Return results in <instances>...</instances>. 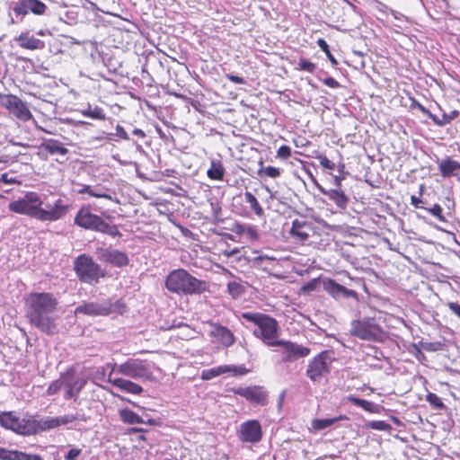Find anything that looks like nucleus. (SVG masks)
I'll list each match as a JSON object with an SVG mask.
<instances>
[{"mask_svg":"<svg viewBox=\"0 0 460 460\" xmlns=\"http://www.w3.org/2000/svg\"><path fill=\"white\" fill-rule=\"evenodd\" d=\"M40 149L48 152L49 155H66L68 149L58 139H46L40 144Z\"/></svg>","mask_w":460,"mask_h":460,"instance_id":"obj_24","label":"nucleus"},{"mask_svg":"<svg viewBox=\"0 0 460 460\" xmlns=\"http://www.w3.org/2000/svg\"><path fill=\"white\" fill-rule=\"evenodd\" d=\"M227 373L232 374L233 376H243L247 373V370L244 367L234 365H222L213 368L204 369L201 373V378L203 380H210Z\"/></svg>","mask_w":460,"mask_h":460,"instance_id":"obj_18","label":"nucleus"},{"mask_svg":"<svg viewBox=\"0 0 460 460\" xmlns=\"http://www.w3.org/2000/svg\"><path fill=\"white\" fill-rule=\"evenodd\" d=\"M350 326V334L360 340L380 342L385 338V332L374 318L354 320Z\"/></svg>","mask_w":460,"mask_h":460,"instance_id":"obj_8","label":"nucleus"},{"mask_svg":"<svg viewBox=\"0 0 460 460\" xmlns=\"http://www.w3.org/2000/svg\"><path fill=\"white\" fill-rule=\"evenodd\" d=\"M12 10L16 17L22 20L23 17L30 13L27 0H18L14 2L12 6Z\"/></svg>","mask_w":460,"mask_h":460,"instance_id":"obj_32","label":"nucleus"},{"mask_svg":"<svg viewBox=\"0 0 460 460\" xmlns=\"http://www.w3.org/2000/svg\"><path fill=\"white\" fill-rule=\"evenodd\" d=\"M69 204L58 199L53 203L46 196L35 191H28L22 197L9 203L10 211L24 215L40 222H56L61 220L69 211Z\"/></svg>","mask_w":460,"mask_h":460,"instance_id":"obj_2","label":"nucleus"},{"mask_svg":"<svg viewBox=\"0 0 460 460\" xmlns=\"http://www.w3.org/2000/svg\"><path fill=\"white\" fill-rule=\"evenodd\" d=\"M227 290L229 295L233 298H237L241 296V295L244 292V288L243 285L236 281L229 282L227 285Z\"/></svg>","mask_w":460,"mask_h":460,"instance_id":"obj_36","label":"nucleus"},{"mask_svg":"<svg viewBox=\"0 0 460 460\" xmlns=\"http://www.w3.org/2000/svg\"><path fill=\"white\" fill-rule=\"evenodd\" d=\"M323 84L331 88H338L340 84L333 77H326L323 79Z\"/></svg>","mask_w":460,"mask_h":460,"instance_id":"obj_53","label":"nucleus"},{"mask_svg":"<svg viewBox=\"0 0 460 460\" xmlns=\"http://www.w3.org/2000/svg\"><path fill=\"white\" fill-rule=\"evenodd\" d=\"M0 425L17 434L31 436V415L20 419L11 411H4L0 413Z\"/></svg>","mask_w":460,"mask_h":460,"instance_id":"obj_11","label":"nucleus"},{"mask_svg":"<svg viewBox=\"0 0 460 460\" xmlns=\"http://www.w3.org/2000/svg\"><path fill=\"white\" fill-rule=\"evenodd\" d=\"M226 77L228 80H230L231 82H233L234 84H243L244 83V79L243 77H240L237 75H227Z\"/></svg>","mask_w":460,"mask_h":460,"instance_id":"obj_56","label":"nucleus"},{"mask_svg":"<svg viewBox=\"0 0 460 460\" xmlns=\"http://www.w3.org/2000/svg\"><path fill=\"white\" fill-rule=\"evenodd\" d=\"M422 203H423V201L421 200V199L415 197V196H411V204L413 207H415L416 208H424L421 205Z\"/></svg>","mask_w":460,"mask_h":460,"instance_id":"obj_55","label":"nucleus"},{"mask_svg":"<svg viewBox=\"0 0 460 460\" xmlns=\"http://www.w3.org/2000/svg\"><path fill=\"white\" fill-rule=\"evenodd\" d=\"M334 358L330 351H323L309 361L306 369L307 377L314 383H321L331 372Z\"/></svg>","mask_w":460,"mask_h":460,"instance_id":"obj_9","label":"nucleus"},{"mask_svg":"<svg viewBox=\"0 0 460 460\" xmlns=\"http://www.w3.org/2000/svg\"><path fill=\"white\" fill-rule=\"evenodd\" d=\"M448 307L452 313L460 317V305L458 303L451 302L448 304Z\"/></svg>","mask_w":460,"mask_h":460,"instance_id":"obj_54","label":"nucleus"},{"mask_svg":"<svg viewBox=\"0 0 460 460\" xmlns=\"http://www.w3.org/2000/svg\"><path fill=\"white\" fill-rule=\"evenodd\" d=\"M120 420L127 424H142L145 420L136 412L129 409H122L119 411Z\"/></svg>","mask_w":460,"mask_h":460,"instance_id":"obj_27","label":"nucleus"},{"mask_svg":"<svg viewBox=\"0 0 460 460\" xmlns=\"http://www.w3.org/2000/svg\"><path fill=\"white\" fill-rule=\"evenodd\" d=\"M235 394H238L247 401L265 405L267 403L268 394L267 391L262 386H246V387H237L233 390Z\"/></svg>","mask_w":460,"mask_h":460,"instance_id":"obj_16","label":"nucleus"},{"mask_svg":"<svg viewBox=\"0 0 460 460\" xmlns=\"http://www.w3.org/2000/svg\"><path fill=\"white\" fill-rule=\"evenodd\" d=\"M298 65H299V67L301 70L306 71L309 73H314V71L316 67L314 63H312L306 59H300Z\"/></svg>","mask_w":460,"mask_h":460,"instance_id":"obj_45","label":"nucleus"},{"mask_svg":"<svg viewBox=\"0 0 460 460\" xmlns=\"http://www.w3.org/2000/svg\"><path fill=\"white\" fill-rule=\"evenodd\" d=\"M438 168L443 177H450L460 172V163L447 157L438 163Z\"/></svg>","mask_w":460,"mask_h":460,"instance_id":"obj_25","label":"nucleus"},{"mask_svg":"<svg viewBox=\"0 0 460 460\" xmlns=\"http://www.w3.org/2000/svg\"><path fill=\"white\" fill-rule=\"evenodd\" d=\"M275 347L280 348L278 351L281 355L283 363L294 362L298 358H305L310 354V349L290 341L280 340Z\"/></svg>","mask_w":460,"mask_h":460,"instance_id":"obj_13","label":"nucleus"},{"mask_svg":"<svg viewBox=\"0 0 460 460\" xmlns=\"http://www.w3.org/2000/svg\"><path fill=\"white\" fill-rule=\"evenodd\" d=\"M14 450L0 447V460H13Z\"/></svg>","mask_w":460,"mask_h":460,"instance_id":"obj_50","label":"nucleus"},{"mask_svg":"<svg viewBox=\"0 0 460 460\" xmlns=\"http://www.w3.org/2000/svg\"><path fill=\"white\" fill-rule=\"evenodd\" d=\"M119 301L112 303L111 300L102 302H89L78 305L75 310V314H86L90 316L108 315L113 312H120Z\"/></svg>","mask_w":460,"mask_h":460,"instance_id":"obj_10","label":"nucleus"},{"mask_svg":"<svg viewBox=\"0 0 460 460\" xmlns=\"http://www.w3.org/2000/svg\"><path fill=\"white\" fill-rule=\"evenodd\" d=\"M262 172L270 178H277L280 175V169L273 166L263 168Z\"/></svg>","mask_w":460,"mask_h":460,"instance_id":"obj_47","label":"nucleus"},{"mask_svg":"<svg viewBox=\"0 0 460 460\" xmlns=\"http://www.w3.org/2000/svg\"><path fill=\"white\" fill-rule=\"evenodd\" d=\"M25 303L27 317L33 326L48 335L58 332L54 314L58 310V300L52 293H31L26 296Z\"/></svg>","mask_w":460,"mask_h":460,"instance_id":"obj_3","label":"nucleus"},{"mask_svg":"<svg viewBox=\"0 0 460 460\" xmlns=\"http://www.w3.org/2000/svg\"><path fill=\"white\" fill-rule=\"evenodd\" d=\"M424 209L428 210L432 216L436 217L439 221H445V217L442 214V208L438 204H434L431 208H424Z\"/></svg>","mask_w":460,"mask_h":460,"instance_id":"obj_43","label":"nucleus"},{"mask_svg":"<svg viewBox=\"0 0 460 460\" xmlns=\"http://www.w3.org/2000/svg\"><path fill=\"white\" fill-rule=\"evenodd\" d=\"M347 400L351 402L354 405L358 406L367 411H369V412L375 411L376 405L371 402H368L364 399L357 398L353 395H349L347 397Z\"/></svg>","mask_w":460,"mask_h":460,"instance_id":"obj_33","label":"nucleus"},{"mask_svg":"<svg viewBox=\"0 0 460 460\" xmlns=\"http://www.w3.org/2000/svg\"><path fill=\"white\" fill-rule=\"evenodd\" d=\"M75 272L81 282L96 284L106 275L105 270L87 254H81L74 261Z\"/></svg>","mask_w":460,"mask_h":460,"instance_id":"obj_7","label":"nucleus"},{"mask_svg":"<svg viewBox=\"0 0 460 460\" xmlns=\"http://www.w3.org/2000/svg\"><path fill=\"white\" fill-rule=\"evenodd\" d=\"M317 44H318L319 48L326 54V56L328 57V58L332 62V64L337 65V60L335 59L333 55L331 53L329 45L327 44V42L323 39H319L317 40Z\"/></svg>","mask_w":460,"mask_h":460,"instance_id":"obj_40","label":"nucleus"},{"mask_svg":"<svg viewBox=\"0 0 460 460\" xmlns=\"http://www.w3.org/2000/svg\"><path fill=\"white\" fill-rule=\"evenodd\" d=\"M13 460H41L39 455H30L22 451L14 450Z\"/></svg>","mask_w":460,"mask_h":460,"instance_id":"obj_41","label":"nucleus"},{"mask_svg":"<svg viewBox=\"0 0 460 460\" xmlns=\"http://www.w3.org/2000/svg\"><path fill=\"white\" fill-rule=\"evenodd\" d=\"M208 333L213 342L226 348L232 346L235 341L234 333L227 327L218 323H210Z\"/></svg>","mask_w":460,"mask_h":460,"instance_id":"obj_15","label":"nucleus"},{"mask_svg":"<svg viewBox=\"0 0 460 460\" xmlns=\"http://www.w3.org/2000/svg\"><path fill=\"white\" fill-rule=\"evenodd\" d=\"M64 385V380L63 376L60 379L53 381L47 389V394L48 395H54L58 394V392L61 389V387Z\"/></svg>","mask_w":460,"mask_h":460,"instance_id":"obj_42","label":"nucleus"},{"mask_svg":"<svg viewBox=\"0 0 460 460\" xmlns=\"http://www.w3.org/2000/svg\"><path fill=\"white\" fill-rule=\"evenodd\" d=\"M208 176L211 180H222L225 170L222 164L219 161L213 160L210 164V167L207 172Z\"/></svg>","mask_w":460,"mask_h":460,"instance_id":"obj_28","label":"nucleus"},{"mask_svg":"<svg viewBox=\"0 0 460 460\" xmlns=\"http://www.w3.org/2000/svg\"><path fill=\"white\" fill-rule=\"evenodd\" d=\"M323 289L336 300L349 297L356 298L358 296L356 291L345 288L332 279L323 281Z\"/></svg>","mask_w":460,"mask_h":460,"instance_id":"obj_17","label":"nucleus"},{"mask_svg":"<svg viewBox=\"0 0 460 460\" xmlns=\"http://www.w3.org/2000/svg\"><path fill=\"white\" fill-rule=\"evenodd\" d=\"M369 426L376 430H387L390 428V425L384 420L372 421Z\"/></svg>","mask_w":460,"mask_h":460,"instance_id":"obj_48","label":"nucleus"},{"mask_svg":"<svg viewBox=\"0 0 460 460\" xmlns=\"http://www.w3.org/2000/svg\"><path fill=\"white\" fill-rule=\"evenodd\" d=\"M116 136H118L119 137L124 139V140H128L129 139V137L128 135V133L126 132V130L124 129V128L120 125H117L116 126Z\"/></svg>","mask_w":460,"mask_h":460,"instance_id":"obj_52","label":"nucleus"},{"mask_svg":"<svg viewBox=\"0 0 460 460\" xmlns=\"http://www.w3.org/2000/svg\"><path fill=\"white\" fill-rule=\"evenodd\" d=\"M99 258L116 267H122L128 263V258L125 252L118 250L102 249Z\"/></svg>","mask_w":460,"mask_h":460,"instance_id":"obj_21","label":"nucleus"},{"mask_svg":"<svg viewBox=\"0 0 460 460\" xmlns=\"http://www.w3.org/2000/svg\"><path fill=\"white\" fill-rule=\"evenodd\" d=\"M419 109L423 112V113H426L429 116V111L424 107L422 106L421 104H419Z\"/></svg>","mask_w":460,"mask_h":460,"instance_id":"obj_60","label":"nucleus"},{"mask_svg":"<svg viewBox=\"0 0 460 460\" xmlns=\"http://www.w3.org/2000/svg\"><path fill=\"white\" fill-rule=\"evenodd\" d=\"M458 115V111H454L451 112V114L447 115L448 117H453V119H456Z\"/></svg>","mask_w":460,"mask_h":460,"instance_id":"obj_62","label":"nucleus"},{"mask_svg":"<svg viewBox=\"0 0 460 460\" xmlns=\"http://www.w3.org/2000/svg\"><path fill=\"white\" fill-rule=\"evenodd\" d=\"M277 154L279 158L287 159L291 156V149L288 146H281Z\"/></svg>","mask_w":460,"mask_h":460,"instance_id":"obj_49","label":"nucleus"},{"mask_svg":"<svg viewBox=\"0 0 460 460\" xmlns=\"http://www.w3.org/2000/svg\"><path fill=\"white\" fill-rule=\"evenodd\" d=\"M155 364L141 358H128L121 364L108 363L102 367V371L98 370L97 374L105 375V370L110 368L108 375V382L122 392L131 394H141L144 391L143 387L137 382H151L155 379L153 368Z\"/></svg>","mask_w":460,"mask_h":460,"instance_id":"obj_1","label":"nucleus"},{"mask_svg":"<svg viewBox=\"0 0 460 460\" xmlns=\"http://www.w3.org/2000/svg\"><path fill=\"white\" fill-rule=\"evenodd\" d=\"M0 104L22 121H29L32 114L26 102L13 94L0 95Z\"/></svg>","mask_w":460,"mask_h":460,"instance_id":"obj_12","label":"nucleus"},{"mask_svg":"<svg viewBox=\"0 0 460 460\" xmlns=\"http://www.w3.org/2000/svg\"><path fill=\"white\" fill-rule=\"evenodd\" d=\"M273 258L269 257L268 255H259L254 257V261H262L264 260H272Z\"/></svg>","mask_w":460,"mask_h":460,"instance_id":"obj_59","label":"nucleus"},{"mask_svg":"<svg viewBox=\"0 0 460 460\" xmlns=\"http://www.w3.org/2000/svg\"><path fill=\"white\" fill-rule=\"evenodd\" d=\"M2 180H3L4 182H9V181H10L8 180V178H7V175H6V174L2 175Z\"/></svg>","mask_w":460,"mask_h":460,"instance_id":"obj_64","label":"nucleus"},{"mask_svg":"<svg viewBox=\"0 0 460 460\" xmlns=\"http://www.w3.org/2000/svg\"><path fill=\"white\" fill-rule=\"evenodd\" d=\"M239 234L246 236L250 240H257L259 238V234L257 230L250 226H239Z\"/></svg>","mask_w":460,"mask_h":460,"instance_id":"obj_39","label":"nucleus"},{"mask_svg":"<svg viewBox=\"0 0 460 460\" xmlns=\"http://www.w3.org/2000/svg\"><path fill=\"white\" fill-rule=\"evenodd\" d=\"M81 453H82V449L72 448L65 456V460H76L77 457L81 455Z\"/></svg>","mask_w":460,"mask_h":460,"instance_id":"obj_51","label":"nucleus"},{"mask_svg":"<svg viewBox=\"0 0 460 460\" xmlns=\"http://www.w3.org/2000/svg\"><path fill=\"white\" fill-rule=\"evenodd\" d=\"M237 252H238V250H237V249H234V250H232L231 252H228L226 253V255L229 257V256H232V255L235 254Z\"/></svg>","mask_w":460,"mask_h":460,"instance_id":"obj_63","label":"nucleus"},{"mask_svg":"<svg viewBox=\"0 0 460 460\" xmlns=\"http://www.w3.org/2000/svg\"><path fill=\"white\" fill-rule=\"evenodd\" d=\"M313 233L312 224L305 220L296 219L292 223V227L289 231L290 236L296 242L305 243L308 241L311 234Z\"/></svg>","mask_w":460,"mask_h":460,"instance_id":"obj_19","label":"nucleus"},{"mask_svg":"<svg viewBox=\"0 0 460 460\" xmlns=\"http://www.w3.org/2000/svg\"><path fill=\"white\" fill-rule=\"evenodd\" d=\"M429 118L438 126H444L453 120V117H448L447 114H443L442 118L439 119L432 113H429Z\"/></svg>","mask_w":460,"mask_h":460,"instance_id":"obj_44","label":"nucleus"},{"mask_svg":"<svg viewBox=\"0 0 460 460\" xmlns=\"http://www.w3.org/2000/svg\"><path fill=\"white\" fill-rule=\"evenodd\" d=\"M237 436L243 443H259L262 438L261 425L257 420L244 421L240 424Z\"/></svg>","mask_w":460,"mask_h":460,"instance_id":"obj_14","label":"nucleus"},{"mask_svg":"<svg viewBox=\"0 0 460 460\" xmlns=\"http://www.w3.org/2000/svg\"><path fill=\"white\" fill-rule=\"evenodd\" d=\"M319 190L330 200L333 201L338 208L345 209L347 208L349 199L343 191L340 190L339 189L326 190L323 187H319Z\"/></svg>","mask_w":460,"mask_h":460,"instance_id":"obj_23","label":"nucleus"},{"mask_svg":"<svg viewBox=\"0 0 460 460\" xmlns=\"http://www.w3.org/2000/svg\"><path fill=\"white\" fill-rule=\"evenodd\" d=\"M320 164L328 170H334L335 164L332 161H330L325 155H320L317 156Z\"/></svg>","mask_w":460,"mask_h":460,"instance_id":"obj_46","label":"nucleus"},{"mask_svg":"<svg viewBox=\"0 0 460 460\" xmlns=\"http://www.w3.org/2000/svg\"><path fill=\"white\" fill-rule=\"evenodd\" d=\"M74 222L76 226L91 231L100 232L111 236H119L120 233L115 225L106 223L100 216L83 207L76 213Z\"/></svg>","mask_w":460,"mask_h":460,"instance_id":"obj_6","label":"nucleus"},{"mask_svg":"<svg viewBox=\"0 0 460 460\" xmlns=\"http://www.w3.org/2000/svg\"><path fill=\"white\" fill-rule=\"evenodd\" d=\"M78 193L79 194L87 193L90 196L94 197V198H102V199H106L109 200H113V198L111 197V195H110L108 193H94L93 187H92L90 185H84L83 188L78 190Z\"/></svg>","mask_w":460,"mask_h":460,"instance_id":"obj_37","label":"nucleus"},{"mask_svg":"<svg viewBox=\"0 0 460 460\" xmlns=\"http://www.w3.org/2000/svg\"><path fill=\"white\" fill-rule=\"evenodd\" d=\"M64 385L66 388V398H76L86 384L84 378L74 379V372L68 371L63 376Z\"/></svg>","mask_w":460,"mask_h":460,"instance_id":"obj_20","label":"nucleus"},{"mask_svg":"<svg viewBox=\"0 0 460 460\" xmlns=\"http://www.w3.org/2000/svg\"><path fill=\"white\" fill-rule=\"evenodd\" d=\"M165 287L179 295H199L208 289L207 282L198 279L183 269L171 271L166 277Z\"/></svg>","mask_w":460,"mask_h":460,"instance_id":"obj_5","label":"nucleus"},{"mask_svg":"<svg viewBox=\"0 0 460 460\" xmlns=\"http://www.w3.org/2000/svg\"><path fill=\"white\" fill-rule=\"evenodd\" d=\"M84 117H88L93 119L104 120L106 119L103 110L99 106L88 105L86 109L82 111Z\"/></svg>","mask_w":460,"mask_h":460,"instance_id":"obj_30","label":"nucleus"},{"mask_svg":"<svg viewBox=\"0 0 460 460\" xmlns=\"http://www.w3.org/2000/svg\"><path fill=\"white\" fill-rule=\"evenodd\" d=\"M30 13L35 15H42L47 10V5L40 0H27Z\"/></svg>","mask_w":460,"mask_h":460,"instance_id":"obj_34","label":"nucleus"},{"mask_svg":"<svg viewBox=\"0 0 460 460\" xmlns=\"http://www.w3.org/2000/svg\"><path fill=\"white\" fill-rule=\"evenodd\" d=\"M427 402L436 410H442L446 408L444 402H442L441 398L438 397L434 393H429L426 395Z\"/></svg>","mask_w":460,"mask_h":460,"instance_id":"obj_38","label":"nucleus"},{"mask_svg":"<svg viewBox=\"0 0 460 460\" xmlns=\"http://www.w3.org/2000/svg\"><path fill=\"white\" fill-rule=\"evenodd\" d=\"M244 201L250 205L251 209L255 213V215L258 217H262L264 215L262 207L252 192L246 191L244 193Z\"/></svg>","mask_w":460,"mask_h":460,"instance_id":"obj_29","label":"nucleus"},{"mask_svg":"<svg viewBox=\"0 0 460 460\" xmlns=\"http://www.w3.org/2000/svg\"><path fill=\"white\" fill-rule=\"evenodd\" d=\"M343 417L331 418V419H314L312 420V428L314 430H322L327 429L337 422L339 420H342Z\"/></svg>","mask_w":460,"mask_h":460,"instance_id":"obj_31","label":"nucleus"},{"mask_svg":"<svg viewBox=\"0 0 460 460\" xmlns=\"http://www.w3.org/2000/svg\"><path fill=\"white\" fill-rule=\"evenodd\" d=\"M57 428L56 417L36 419L34 416H31V435L45 432Z\"/></svg>","mask_w":460,"mask_h":460,"instance_id":"obj_22","label":"nucleus"},{"mask_svg":"<svg viewBox=\"0 0 460 460\" xmlns=\"http://www.w3.org/2000/svg\"><path fill=\"white\" fill-rule=\"evenodd\" d=\"M315 287H316V280H313V281H310L309 283H307L305 286L303 287V289L305 291H313L315 289Z\"/></svg>","mask_w":460,"mask_h":460,"instance_id":"obj_57","label":"nucleus"},{"mask_svg":"<svg viewBox=\"0 0 460 460\" xmlns=\"http://www.w3.org/2000/svg\"><path fill=\"white\" fill-rule=\"evenodd\" d=\"M241 318L257 326V329L252 331V335L266 346L274 347L280 341L279 326L275 318L259 312H243Z\"/></svg>","mask_w":460,"mask_h":460,"instance_id":"obj_4","label":"nucleus"},{"mask_svg":"<svg viewBox=\"0 0 460 460\" xmlns=\"http://www.w3.org/2000/svg\"><path fill=\"white\" fill-rule=\"evenodd\" d=\"M56 420H57L58 428L60 427V426H64V425L72 423V422H74L75 420H85L84 416L79 415V414H66V415H63V416H58V417H56Z\"/></svg>","mask_w":460,"mask_h":460,"instance_id":"obj_35","label":"nucleus"},{"mask_svg":"<svg viewBox=\"0 0 460 460\" xmlns=\"http://www.w3.org/2000/svg\"><path fill=\"white\" fill-rule=\"evenodd\" d=\"M132 133L139 138L146 137V133L140 128H135Z\"/></svg>","mask_w":460,"mask_h":460,"instance_id":"obj_58","label":"nucleus"},{"mask_svg":"<svg viewBox=\"0 0 460 460\" xmlns=\"http://www.w3.org/2000/svg\"><path fill=\"white\" fill-rule=\"evenodd\" d=\"M15 40L19 43L20 47L26 49L35 50L45 48V43L42 40L34 37H30L27 33L20 34Z\"/></svg>","mask_w":460,"mask_h":460,"instance_id":"obj_26","label":"nucleus"},{"mask_svg":"<svg viewBox=\"0 0 460 460\" xmlns=\"http://www.w3.org/2000/svg\"><path fill=\"white\" fill-rule=\"evenodd\" d=\"M47 33L49 34V31H43V30H40V31H39L37 32V34L40 35V36H45V35H47Z\"/></svg>","mask_w":460,"mask_h":460,"instance_id":"obj_61","label":"nucleus"}]
</instances>
